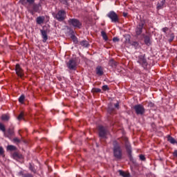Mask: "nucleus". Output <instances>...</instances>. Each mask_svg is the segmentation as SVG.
Masks as SVG:
<instances>
[{"mask_svg": "<svg viewBox=\"0 0 177 177\" xmlns=\"http://www.w3.org/2000/svg\"><path fill=\"white\" fill-rule=\"evenodd\" d=\"M19 3L26 8L28 12L32 15H34L35 13L39 12V6H41V5L35 3V0H19Z\"/></svg>", "mask_w": 177, "mask_h": 177, "instance_id": "obj_1", "label": "nucleus"}, {"mask_svg": "<svg viewBox=\"0 0 177 177\" xmlns=\"http://www.w3.org/2000/svg\"><path fill=\"white\" fill-rule=\"evenodd\" d=\"M0 131L3 133V136L8 138V139H12L15 136V129L8 128L6 131L5 125L2 123H0Z\"/></svg>", "mask_w": 177, "mask_h": 177, "instance_id": "obj_2", "label": "nucleus"}, {"mask_svg": "<svg viewBox=\"0 0 177 177\" xmlns=\"http://www.w3.org/2000/svg\"><path fill=\"white\" fill-rule=\"evenodd\" d=\"M113 157L117 160L122 158V149H121V146L117 141L113 142Z\"/></svg>", "mask_w": 177, "mask_h": 177, "instance_id": "obj_3", "label": "nucleus"}, {"mask_svg": "<svg viewBox=\"0 0 177 177\" xmlns=\"http://www.w3.org/2000/svg\"><path fill=\"white\" fill-rule=\"evenodd\" d=\"M137 63H139L144 70H147L149 67V62H147V59L145 55L138 56Z\"/></svg>", "mask_w": 177, "mask_h": 177, "instance_id": "obj_4", "label": "nucleus"}, {"mask_svg": "<svg viewBox=\"0 0 177 177\" xmlns=\"http://www.w3.org/2000/svg\"><path fill=\"white\" fill-rule=\"evenodd\" d=\"M133 109L135 110L136 114H137V115H143V114L146 113V109L142 104L135 105L133 106Z\"/></svg>", "mask_w": 177, "mask_h": 177, "instance_id": "obj_5", "label": "nucleus"}, {"mask_svg": "<svg viewBox=\"0 0 177 177\" xmlns=\"http://www.w3.org/2000/svg\"><path fill=\"white\" fill-rule=\"evenodd\" d=\"M69 26H73L75 28H81L82 24L80 21V20L77 19H70L68 21Z\"/></svg>", "mask_w": 177, "mask_h": 177, "instance_id": "obj_6", "label": "nucleus"}, {"mask_svg": "<svg viewBox=\"0 0 177 177\" xmlns=\"http://www.w3.org/2000/svg\"><path fill=\"white\" fill-rule=\"evenodd\" d=\"M146 24V21L145 20H141L138 25L137 26L136 28V35H140L142 32H143V28H145V24Z\"/></svg>", "mask_w": 177, "mask_h": 177, "instance_id": "obj_7", "label": "nucleus"}, {"mask_svg": "<svg viewBox=\"0 0 177 177\" xmlns=\"http://www.w3.org/2000/svg\"><path fill=\"white\" fill-rule=\"evenodd\" d=\"M107 17L111 19L112 23H118V21H120V19L118 18V15L114 11L109 12L107 14Z\"/></svg>", "mask_w": 177, "mask_h": 177, "instance_id": "obj_8", "label": "nucleus"}, {"mask_svg": "<svg viewBox=\"0 0 177 177\" xmlns=\"http://www.w3.org/2000/svg\"><path fill=\"white\" fill-rule=\"evenodd\" d=\"M98 131L99 136L100 138H104L106 136H107V135H109V130H107V129L104 128L103 126H99Z\"/></svg>", "mask_w": 177, "mask_h": 177, "instance_id": "obj_9", "label": "nucleus"}, {"mask_svg": "<svg viewBox=\"0 0 177 177\" xmlns=\"http://www.w3.org/2000/svg\"><path fill=\"white\" fill-rule=\"evenodd\" d=\"M15 72L16 74L19 78H23L24 77V71L20 66V64H17L15 66Z\"/></svg>", "mask_w": 177, "mask_h": 177, "instance_id": "obj_10", "label": "nucleus"}, {"mask_svg": "<svg viewBox=\"0 0 177 177\" xmlns=\"http://www.w3.org/2000/svg\"><path fill=\"white\" fill-rule=\"evenodd\" d=\"M55 19L58 20V21H63L66 19V11L64 10H59L55 15Z\"/></svg>", "mask_w": 177, "mask_h": 177, "instance_id": "obj_11", "label": "nucleus"}, {"mask_svg": "<svg viewBox=\"0 0 177 177\" xmlns=\"http://www.w3.org/2000/svg\"><path fill=\"white\" fill-rule=\"evenodd\" d=\"M77 61L75 59H70L67 63H66V66L69 70H77Z\"/></svg>", "mask_w": 177, "mask_h": 177, "instance_id": "obj_12", "label": "nucleus"}, {"mask_svg": "<svg viewBox=\"0 0 177 177\" xmlns=\"http://www.w3.org/2000/svg\"><path fill=\"white\" fill-rule=\"evenodd\" d=\"M40 32L43 38V42H46V41H48V31L45 30H41Z\"/></svg>", "mask_w": 177, "mask_h": 177, "instance_id": "obj_13", "label": "nucleus"}, {"mask_svg": "<svg viewBox=\"0 0 177 177\" xmlns=\"http://www.w3.org/2000/svg\"><path fill=\"white\" fill-rule=\"evenodd\" d=\"M44 21H45L44 16H39V17H37L36 19L37 24H39V26L44 24Z\"/></svg>", "mask_w": 177, "mask_h": 177, "instance_id": "obj_14", "label": "nucleus"}, {"mask_svg": "<svg viewBox=\"0 0 177 177\" xmlns=\"http://www.w3.org/2000/svg\"><path fill=\"white\" fill-rule=\"evenodd\" d=\"M145 44L147 45V46H150L151 45V38L150 36L146 35L144 37Z\"/></svg>", "mask_w": 177, "mask_h": 177, "instance_id": "obj_15", "label": "nucleus"}, {"mask_svg": "<svg viewBox=\"0 0 177 177\" xmlns=\"http://www.w3.org/2000/svg\"><path fill=\"white\" fill-rule=\"evenodd\" d=\"M126 149L127 151V153L130 157V158H132V150H131V145L129 144H128V142H126Z\"/></svg>", "mask_w": 177, "mask_h": 177, "instance_id": "obj_16", "label": "nucleus"}, {"mask_svg": "<svg viewBox=\"0 0 177 177\" xmlns=\"http://www.w3.org/2000/svg\"><path fill=\"white\" fill-rule=\"evenodd\" d=\"M95 71H96L97 75L100 76L103 75V68H102V66H97Z\"/></svg>", "mask_w": 177, "mask_h": 177, "instance_id": "obj_17", "label": "nucleus"}, {"mask_svg": "<svg viewBox=\"0 0 177 177\" xmlns=\"http://www.w3.org/2000/svg\"><path fill=\"white\" fill-rule=\"evenodd\" d=\"M165 5V0H162L160 3H158L157 9L158 10H160V9H162Z\"/></svg>", "mask_w": 177, "mask_h": 177, "instance_id": "obj_18", "label": "nucleus"}, {"mask_svg": "<svg viewBox=\"0 0 177 177\" xmlns=\"http://www.w3.org/2000/svg\"><path fill=\"white\" fill-rule=\"evenodd\" d=\"M109 66H111V67H117V66L118 65V63L114 61L113 59H110L109 62Z\"/></svg>", "mask_w": 177, "mask_h": 177, "instance_id": "obj_19", "label": "nucleus"}, {"mask_svg": "<svg viewBox=\"0 0 177 177\" xmlns=\"http://www.w3.org/2000/svg\"><path fill=\"white\" fill-rule=\"evenodd\" d=\"M80 45L81 46H83L84 48H88V45H89V42H88V41L86 40H83L82 41H80Z\"/></svg>", "mask_w": 177, "mask_h": 177, "instance_id": "obj_20", "label": "nucleus"}, {"mask_svg": "<svg viewBox=\"0 0 177 177\" xmlns=\"http://www.w3.org/2000/svg\"><path fill=\"white\" fill-rule=\"evenodd\" d=\"M118 173H119L120 176H122V177H129V174H128L122 170H119Z\"/></svg>", "mask_w": 177, "mask_h": 177, "instance_id": "obj_21", "label": "nucleus"}, {"mask_svg": "<svg viewBox=\"0 0 177 177\" xmlns=\"http://www.w3.org/2000/svg\"><path fill=\"white\" fill-rule=\"evenodd\" d=\"M10 117L8 114H3L1 115V120L2 121H8L10 120Z\"/></svg>", "mask_w": 177, "mask_h": 177, "instance_id": "obj_22", "label": "nucleus"}, {"mask_svg": "<svg viewBox=\"0 0 177 177\" xmlns=\"http://www.w3.org/2000/svg\"><path fill=\"white\" fill-rule=\"evenodd\" d=\"M29 169L31 171V172H33V174H37V169L33 165H31V163L29 164Z\"/></svg>", "mask_w": 177, "mask_h": 177, "instance_id": "obj_23", "label": "nucleus"}, {"mask_svg": "<svg viewBox=\"0 0 177 177\" xmlns=\"http://www.w3.org/2000/svg\"><path fill=\"white\" fill-rule=\"evenodd\" d=\"M168 142L171 143V145H175V143H177L176 140H175V138H174L172 137H169L168 138Z\"/></svg>", "mask_w": 177, "mask_h": 177, "instance_id": "obj_24", "label": "nucleus"}, {"mask_svg": "<svg viewBox=\"0 0 177 177\" xmlns=\"http://www.w3.org/2000/svg\"><path fill=\"white\" fill-rule=\"evenodd\" d=\"M101 35H102L103 39H104V41H107L109 39V38L107 37V35L106 34V32L102 31Z\"/></svg>", "mask_w": 177, "mask_h": 177, "instance_id": "obj_25", "label": "nucleus"}, {"mask_svg": "<svg viewBox=\"0 0 177 177\" xmlns=\"http://www.w3.org/2000/svg\"><path fill=\"white\" fill-rule=\"evenodd\" d=\"M91 92H93V93H100V92H102V89L97 88H93L91 90Z\"/></svg>", "mask_w": 177, "mask_h": 177, "instance_id": "obj_26", "label": "nucleus"}, {"mask_svg": "<svg viewBox=\"0 0 177 177\" xmlns=\"http://www.w3.org/2000/svg\"><path fill=\"white\" fill-rule=\"evenodd\" d=\"M7 149H8V150H10V151H13L17 149V148L15 146H14V145H8V146L7 147Z\"/></svg>", "mask_w": 177, "mask_h": 177, "instance_id": "obj_27", "label": "nucleus"}, {"mask_svg": "<svg viewBox=\"0 0 177 177\" xmlns=\"http://www.w3.org/2000/svg\"><path fill=\"white\" fill-rule=\"evenodd\" d=\"M169 42H172L174 41V38H175V35L174 33H171L169 35Z\"/></svg>", "mask_w": 177, "mask_h": 177, "instance_id": "obj_28", "label": "nucleus"}, {"mask_svg": "<svg viewBox=\"0 0 177 177\" xmlns=\"http://www.w3.org/2000/svg\"><path fill=\"white\" fill-rule=\"evenodd\" d=\"M24 99H26V97L24 95H21L19 98V103H24Z\"/></svg>", "mask_w": 177, "mask_h": 177, "instance_id": "obj_29", "label": "nucleus"}, {"mask_svg": "<svg viewBox=\"0 0 177 177\" xmlns=\"http://www.w3.org/2000/svg\"><path fill=\"white\" fill-rule=\"evenodd\" d=\"M71 38V39H73V42H75V44H77L78 42V39H77V37H75V35H72Z\"/></svg>", "mask_w": 177, "mask_h": 177, "instance_id": "obj_30", "label": "nucleus"}, {"mask_svg": "<svg viewBox=\"0 0 177 177\" xmlns=\"http://www.w3.org/2000/svg\"><path fill=\"white\" fill-rule=\"evenodd\" d=\"M23 117H24V113L21 112L17 118V120H19V121H21V120H23Z\"/></svg>", "mask_w": 177, "mask_h": 177, "instance_id": "obj_31", "label": "nucleus"}, {"mask_svg": "<svg viewBox=\"0 0 177 177\" xmlns=\"http://www.w3.org/2000/svg\"><path fill=\"white\" fill-rule=\"evenodd\" d=\"M125 44H131V36H127Z\"/></svg>", "mask_w": 177, "mask_h": 177, "instance_id": "obj_32", "label": "nucleus"}, {"mask_svg": "<svg viewBox=\"0 0 177 177\" xmlns=\"http://www.w3.org/2000/svg\"><path fill=\"white\" fill-rule=\"evenodd\" d=\"M130 44L134 46L135 48H136L137 46H139V44L137 41H133Z\"/></svg>", "mask_w": 177, "mask_h": 177, "instance_id": "obj_33", "label": "nucleus"}, {"mask_svg": "<svg viewBox=\"0 0 177 177\" xmlns=\"http://www.w3.org/2000/svg\"><path fill=\"white\" fill-rule=\"evenodd\" d=\"M12 142H14V143H20V139L18 138H13Z\"/></svg>", "mask_w": 177, "mask_h": 177, "instance_id": "obj_34", "label": "nucleus"}, {"mask_svg": "<svg viewBox=\"0 0 177 177\" xmlns=\"http://www.w3.org/2000/svg\"><path fill=\"white\" fill-rule=\"evenodd\" d=\"M3 153H5V151H3V148L2 147H0V156H3Z\"/></svg>", "mask_w": 177, "mask_h": 177, "instance_id": "obj_35", "label": "nucleus"}, {"mask_svg": "<svg viewBox=\"0 0 177 177\" xmlns=\"http://www.w3.org/2000/svg\"><path fill=\"white\" fill-rule=\"evenodd\" d=\"M140 160H141V161H145L146 160V158L145 157L144 155H140Z\"/></svg>", "mask_w": 177, "mask_h": 177, "instance_id": "obj_36", "label": "nucleus"}, {"mask_svg": "<svg viewBox=\"0 0 177 177\" xmlns=\"http://www.w3.org/2000/svg\"><path fill=\"white\" fill-rule=\"evenodd\" d=\"M168 30H169V28L165 27L162 29V31L165 32V34H167V31H168Z\"/></svg>", "mask_w": 177, "mask_h": 177, "instance_id": "obj_37", "label": "nucleus"}, {"mask_svg": "<svg viewBox=\"0 0 177 177\" xmlns=\"http://www.w3.org/2000/svg\"><path fill=\"white\" fill-rule=\"evenodd\" d=\"M102 89H103L104 91H109V86H107V85H104V86H102Z\"/></svg>", "mask_w": 177, "mask_h": 177, "instance_id": "obj_38", "label": "nucleus"}, {"mask_svg": "<svg viewBox=\"0 0 177 177\" xmlns=\"http://www.w3.org/2000/svg\"><path fill=\"white\" fill-rule=\"evenodd\" d=\"M148 107H154V103L149 102L148 103Z\"/></svg>", "mask_w": 177, "mask_h": 177, "instance_id": "obj_39", "label": "nucleus"}, {"mask_svg": "<svg viewBox=\"0 0 177 177\" xmlns=\"http://www.w3.org/2000/svg\"><path fill=\"white\" fill-rule=\"evenodd\" d=\"M60 2L64 5H67V0H60Z\"/></svg>", "mask_w": 177, "mask_h": 177, "instance_id": "obj_40", "label": "nucleus"}, {"mask_svg": "<svg viewBox=\"0 0 177 177\" xmlns=\"http://www.w3.org/2000/svg\"><path fill=\"white\" fill-rule=\"evenodd\" d=\"M113 42H118L120 41V39L118 37H113Z\"/></svg>", "mask_w": 177, "mask_h": 177, "instance_id": "obj_41", "label": "nucleus"}, {"mask_svg": "<svg viewBox=\"0 0 177 177\" xmlns=\"http://www.w3.org/2000/svg\"><path fill=\"white\" fill-rule=\"evenodd\" d=\"M13 157H17V158H19V153L15 152V153H13Z\"/></svg>", "mask_w": 177, "mask_h": 177, "instance_id": "obj_42", "label": "nucleus"}, {"mask_svg": "<svg viewBox=\"0 0 177 177\" xmlns=\"http://www.w3.org/2000/svg\"><path fill=\"white\" fill-rule=\"evenodd\" d=\"M18 175H19V176H23V175H25V174H24V172H23V171H19V172L18 173Z\"/></svg>", "mask_w": 177, "mask_h": 177, "instance_id": "obj_43", "label": "nucleus"}, {"mask_svg": "<svg viewBox=\"0 0 177 177\" xmlns=\"http://www.w3.org/2000/svg\"><path fill=\"white\" fill-rule=\"evenodd\" d=\"M115 107L116 109H118V107H120V104L118 102H117L115 104Z\"/></svg>", "mask_w": 177, "mask_h": 177, "instance_id": "obj_44", "label": "nucleus"}, {"mask_svg": "<svg viewBox=\"0 0 177 177\" xmlns=\"http://www.w3.org/2000/svg\"><path fill=\"white\" fill-rule=\"evenodd\" d=\"M123 16L124 17H127V16H128V14L126 12H123Z\"/></svg>", "mask_w": 177, "mask_h": 177, "instance_id": "obj_45", "label": "nucleus"}]
</instances>
